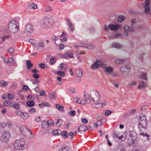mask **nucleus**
I'll use <instances>...</instances> for the list:
<instances>
[{"mask_svg": "<svg viewBox=\"0 0 151 151\" xmlns=\"http://www.w3.org/2000/svg\"><path fill=\"white\" fill-rule=\"evenodd\" d=\"M111 113V111L110 110H107L105 113V115L106 116H108Z\"/></svg>", "mask_w": 151, "mask_h": 151, "instance_id": "obj_58", "label": "nucleus"}, {"mask_svg": "<svg viewBox=\"0 0 151 151\" xmlns=\"http://www.w3.org/2000/svg\"><path fill=\"white\" fill-rule=\"evenodd\" d=\"M15 113L18 116H19L21 117L23 112L19 111H16Z\"/></svg>", "mask_w": 151, "mask_h": 151, "instance_id": "obj_46", "label": "nucleus"}, {"mask_svg": "<svg viewBox=\"0 0 151 151\" xmlns=\"http://www.w3.org/2000/svg\"><path fill=\"white\" fill-rule=\"evenodd\" d=\"M48 126H53L54 125V122L52 120H49L47 122Z\"/></svg>", "mask_w": 151, "mask_h": 151, "instance_id": "obj_31", "label": "nucleus"}, {"mask_svg": "<svg viewBox=\"0 0 151 151\" xmlns=\"http://www.w3.org/2000/svg\"><path fill=\"white\" fill-rule=\"evenodd\" d=\"M56 58H52L50 60V63L51 65L54 64L56 62Z\"/></svg>", "mask_w": 151, "mask_h": 151, "instance_id": "obj_42", "label": "nucleus"}, {"mask_svg": "<svg viewBox=\"0 0 151 151\" xmlns=\"http://www.w3.org/2000/svg\"><path fill=\"white\" fill-rule=\"evenodd\" d=\"M64 55L68 57L69 58H70L73 57V55L71 53H66L64 54Z\"/></svg>", "mask_w": 151, "mask_h": 151, "instance_id": "obj_39", "label": "nucleus"}, {"mask_svg": "<svg viewBox=\"0 0 151 151\" xmlns=\"http://www.w3.org/2000/svg\"><path fill=\"white\" fill-rule=\"evenodd\" d=\"M45 9H46V11L47 12H49L52 10V9L51 8L50 6H47L46 8Z\"/></svg>", "mask_w": 151, "mask_h": 151, "instance_id": "obj_62", "label": "nucleus"}, {"mask_svg": "<svg viewBox=\"0 0 151 151\" xmlns=\"http://www.w3.org/2000/svg\"><path fill=\"white\" fill-rule=\"evenodd\" d=\"M74 101L78 104H85V103L81 99L78 97H75L74 98Z\"/></svg>", "mask_w": 151, "mask_h": 151, "instance_id": "obj_16", "label": "nucleus"}, {"mask_svg": "<svg viewBox=\"0 0 151 151\" xmlns=\"http://www.w3.org/2000/svg\"><path fill=\"white\" fill-rule=\"evenodd\" d=\"M113 70V68L109 66L106 67L105 70V72L107 73H110L112 72Z\"/></svg>", "mask_w": 151, "mask_h": 151, "instance_id": "obj_29", "label": "nucleus"}, {"mask_svg": "<svg viewBox=\"0 0 151 151\" xmlns=\"http://www.w3.org/2000/svg\"><path fill=\"white\" fill-rule=\"evenodd\" d=\"M18 22L15 20H12L9 24V30L10 32L15 33L17 32L19 29Z\"/></svg>", "mask_w": 151, "mask_h": 151, "instance_id": "obj_1", "label": "nucleus"}, {"mask_svg": "<svg viewBox=\"0 0 151 151\" xmlns=\"http://www.w3.org/2000/svg\"><path fill=\"white\" fill-rule=\"evenodd\" d=\"M10 137V133L9 131H6L3 133L1 138V141L3 142H7Z\"/></svg>", "mask_w": 151, "mask_h": 151, "instance_id": "obj_7", "label": "nucleus"}, {"mask_svg": "<svg viewBox=\"0 0 151 151\" xmlns=\"http://www.w3.org/2000/svg\"><path fill=\"white\" fill-rule=\"evenodd\" d=\"M29 6L34 9H35L37 8V5L34 3H32Z\"/></svg>", "mask_w": 151, "mask_h": 151, "instance_id": "obj_47", "label": "nucleus"}, {"mask_svg": "<svg viewBox=\"0 0 151 151\" xmlns=\"http://www.w3.org/2000/svg\"><path fill=\"white\" fill-rule=\"evenodd\" d=\"M38 45L42 47H44L45 46V44L41 40L38 42Z\"/></svg>", "mask_w": 151, "mask_h": 151, "instance_id": "obj_37", "label": "nucleus"}, {"mask_svg": "<svg viewBox=\"0 0 151 151\" xmlns=\"http://www.w3.org/2000/svg\"><path fill=\"white\" fill-rule=\"evenodd\" d=\"M8 63H12L14 62V60L13 59V58H9V60H8Z\"/></svg>", "mask_w": 151, "mask_h": 151, "instance_id": "obj_60", "label": "nucleus"}, {"mask_svg": "<svg viewBox=\"0 0 151 151\" xmlns=\"http://www.w3.org/2000/svg\"><path fill=\"white\" fill-rule=\"evenodd\" d=\"M60 130H55L53 132V134L54 135H58L60 134Z\"/></svg>", "mask_w": 151, "mask_h": 151, "instance_id": "obj_40", "label": "nucleus"}, {"mask_svg": "<svg viewBox=\"0 0 151 151\" xmlns=\"http://www.w3.org/2000/svg\"><path fill=\"white\" fill-rule=\"evenodd\" d=\"M47 22L48 25H52L54 22L53 19L52 17H50L48 18L47 17Z\"/></svg>", "mask_w": 151, "mask_h": 151, "instance_id": "obj_22", "label": "nucleus"}, {"mask_svg": "<svg viewBox=\"0 0 151 151\" xmlns=\"http://www.w3.org/2000/svg\"><path fill=\"white\" fill-rule=\"evenodd\" d=\"M12 106L16 109H18L20 108L19 105L17 103L13 104Z\"/></svg>", "mask_w": 151, "mask_h": 151, "instance_id": "obj_41", "label": "nucleus"}, {"mask_svg": "<svg viewBox=\"0 0 151 151\" xmlns=\"http://www.w3.org/2000/svg\"><path fill=\"white\" fill-rule=\"evenodd\" d=\"M150 0H146L145 5V6H148L150 4Z\"/></svg>", "mask_w": 151, "mask_h": 151, "instance_id": "obj_59", "label": "nucleus"}, {"mask_svg": "<svg viewBox=\"0 0 151 151\" xmlns=\"http://www.w3.org/2000/svg\"><path fill=\"white\" fill-rule=\"evenodd\" d=\"M53 40L55 41V43L56 45H58V44L57 43V41H60V39L57 37L55 36H53L52 37Z\"/></svg>", "mask_w": 151, "mask_h": 151, "instance_id": "obj_35", "label": "nucleus"}, {"mask_svg": "<svg viewBox=\"0 0 151 151\" xmlns=\"http://www.w3.org/2000/svg\"><path fill=\"white\" fill-rule=\"evenodd\" d=\"M102 62L101 61H97L95 62L94 64L91 66V68L93 69H96L98 68V66L101 65Z\"/></svg>", "mask_w": 151, "mask_h": 151, "instance_id": "obj_15", "label": "nucleus"}, {"mask_svg": "<svg viewBox=\"0 0 151 151\" xmlns=\"http://www.w3.org/2000/svg\"><path fill=\"white\" fill-rule=\"evenodd\" d=\"M6 127H11L12 126V123L9 121L7 122L6 124Z\"/></svg>", "mask_w": 151, "mask_h": 151, "instance_id": "obj_51", "label": "nucleus"}, {"mask_svg": "<svg viewBox=\"0 0 151 151\" xmlns=\"http://www.w3.org/2000/svg\"><path fill=\"white\" fill-rule=\"evenodd\" d=\"M106 102L105 101L104 102H102L100 103H98L96 104H95L93 105V106L96 108H99L105 106L106 104Z\"/></svg>", "mask_w": 151, "mask_h": 151, "instance_id": "obj_11", "label": "nucleus"}, {"mask_svg": "<svg viewBox=\"0 0 151 151\" xmlns=\"http://www.w3.org/2000/svg\"><path fill=\"white\" fill-rule=\"evenodd\" d=\"M4 103L5 106L7 107H11L12 106V103L11 101H6L4 102Z\"/></svg>", "mask_w": 151, "mask_h": 151, "instance_id": "obj_27", "label": "nucleus"}, {"mask_svg": "<svg viewBox=\"0 0 151 151\" xmlns=\"http://www.w3.org/2000/svg\"><path fill=\"white\" fill-rule=\"evenodd\" d=\"M67 21L68 22L67 25L68 26L69 28L71 31H73L74 29V28L73 27L72 23L68 19H67Z\"/></svg>", "mask_w": 151, "mask_h": 151, "instance_id": "obj_17", "label": "nucleus"}, {"mask_svg": "<svg viewBox=\"0 0 151 151\" xmlns=\"http://www.w3.org/2000/svg\"><path fill=\"white\" fill-rule=\"evenodd\" d=\"M41 25L45 28H47L48 27V24L47 22V17H45L42 20L41 22Z\"/></svg>", "mask_w": 151, "mask_h": 151, "instance_id": "obj_10", "label": "nucleus"}, {"mask_svg": "<svg viewBox=\"0 0 151 151\" xmlns=\"http://www.w3.org/2000/svg\"><path fill=\"white\" fill-rule=\"evenodd\" d=\"M139 128L141 127L146 128L147 126V122L145 116L143 114H140L139 115V119L138 121Z\"/></svg>", "mask_w": 151, "mask_h": 151, "instance_id": "obj_3", "label": "nucleus"}, {"mask_svg": "<svg viewBox=\"0 0 151 151\" xmlns=\"http://www.w3.org/2000/svg\"><path fill=\"white\" fill-rule=\"evenodd\" d=\"M8 51L10 54H12L14 53V50L13 48L10 47L8 49Z\"/></svg>", "mask_w": 151, "mask_h": 151, "instance_id": "obj_43", "label": "nucleus"}, {"mask_svg": "<svg viewBox=\"0 0 151 151\" xmlns=\"http://www.w3.org/2000/svg\"><path fill=\"white\" fill-rule=\"evenodd\" d=\"M146 83L143 82H141L138 87V89H140L141 87L144 88L145 86Z\"/></svg>", "mask_w": 151, "mask_h": 151, "instance_id": "obj_38", "label": "nucleus"}, {"mask_svg": "<svg viewBox=\"0 0 151 151\" xmlns=\"http://www.w3.org/2000/svg\"><path fill=\"white\" fill-rule=\"evenodd\" d=\"M64 125L67 128H69L71 126V124L70 123H68L66 124H64Z\"/></svg>", "mask_w": 151, "mask_h": 151, "instance_id": "obj_64", "label": "nucleus"}, {"mask_svg": "<svg viewBox=\"0 0 151 151\" xmlns=\"http://www.w3.org/2000/svg\"><path fill=\"white\" fill-rule=\"evenodd\" d=\"M57 73L58 75L59 76H63L65 75V73L64 72L60 71H58L57 72Z\"/></svg>", "mask_w": 151, "mask_h": 151, "instance_id": "obj_48", "label": "nucleus"}, {"mask_svg": "<svg viewBox=\"0 0 151 151\" xmlns=\"http://www.w3.org/2000/svg\"><path fill=\"white\" fill-rule=\"evenodd\" d=\"M45 64L44 63L42 64V63H41L39 64V67L41 68H44L45 67Z\"/></svg>", "mask_w": 151, "mask_h": 151, "instance_id": "obj_61", "label": "nucleus"}, {"mask_svg": "<svg viewBox=\"0 0 151 151\" xmlns=\"http://www.w3.org/2000/svg\"><path fill=\"white\" fill-rule=\"evenodd\" d=\"M0 85L1 87H5L8 85V83L6 81L1 80L0 81Z\"/></svg>", "mask_w": 151, "mask_h": 151, "instance_id": "obj_26", "label": "nucleus"}, {"mask_svg": "<svg viewBox=\"0 0 151 151\" xmlns=\"http://www.w3.org/2000/svg\"><path fill=\"white\" fill-rule=\"evenodd\" d=\"M124 35L125 36L128 37L129 36V26L127 25H124Z\"/></svg>", "mask_w": 151, "mask_h": 151, "instance_id": "obj_13", "label": "nucleus"}, {"mask_svg": "<svg viewBox=\"0 0 151 151\" xmlns=\"http://www.w3.org/2000/svg\"><path fill=\"white\" fill-rule=\"evenodd\" d=\"M150 10V9L148 8V6H145V14L149 13Z\"/></svg>", "mask_w": 151, "mask_h": 151, "instance_id": "obj_54", "label": "nucleus"}, {"mask_svg": "<svg viewBox=\"0 0 151 151\" xmlns=\"http://www.w3.org/2000/svg\"><path fill=\"white\" fill-rule=\"evenodd\" d=\"M59 151H70L69 148L66 145H63L59 149Z\"/></svg>", "mask_w": 151, "mask_h": 151, "instance_id": "obj_19", "label": "nucleus"}, {"mask_svg": "<svg viewBox=\"0 0 151 151\" xmlns=\"http://www.w3.org/2000/svg\"><path fill=\"white\" fill-rule=\"evenodd\" d=\"M63 123L62 119H58L56 123V125L57 126L60 127L63 124Z\"/></svg>", "mask_w": 151, "mask_h": 151, "instance_id": "obj_34", "label": "nucleus"}, {"mask_svg": "<svg viewBox=\"0 0 151 151\" xmlns=\"http://www.w3.org/2000/svg\"><path fill=\"white\" fill-rule=\"evenodd\" d=\"M26 66L27 68L28 69L32 68L33 66V64L31 63L30 60H27L26 61Z\"/></svg>", "mask_w": 151, "mask_h": 151, "instance_id": "obj_18", "label": "nucleus"}, {"mask_svg": "<svg viewBox=\"0 0 151 151\" xmlns=\"http://www.w3.org/2000/svg\"><path fill=\"white\" fill-rule=\"evenodd\" d=\"M126 19V17L122 15H119L118 17V22H121Z\"/></svg>", "mask_w": 151, "mask_h": 151, "instance_id": "obj_24", "label": "nucleus"}, {"mask_svg": "<svg viewBox=\"0 0 151 151\" xmlns=\"http://www.w3.org/2000/svg\"><path fill=\"white\" fill-rule=\"evenodd\" d=\"M34 27L31 24H28L26 25L25 27V32L27 34H30L33 31Z\"/></svg>", "mask_w": 151, "mask_h": 151, "instance_id": "obj_9", "label": "nucleus"}, {"mask_svg": "<svg viewBox=\"0 0 151 151\" xmlns=\"http://www.w3.org/2000/svg\"><path fill=\"white\" fill-rule=\"evenodd\" d=\"M119 27V26L118 25L113 24L109 25L108 26V27L107 25H105L104 27V30L106 31H109V29L111 30L115 31L118 29Z\"/></svg>", "mask_w": 151, "mask_h": 151, "instance_id": "obj_8", "label": "nucleus"}, {"mask_svg": "<svg viewBox=\"0 0 151 151\" xmlns=\"http://www.w3.org/2000/svg\"><path fill=\"white\" fill-rule=\"evenodd\" d=\"M29 117V114L27 113L23 112L21 118L24 119H26Z\"/></svg>", "mask_w": 151, "mask_h": 151, "instance_id": "obj_21", "label": "nucleus"}, {"mask_svg": "<svg viewBox=\"0 0 151 151\" xmlns=\"http://www.w3.org/2000/svg\"><path fill=\"white\" fill-rule=\"evenodd\" d=\"M61 135L63 136L64 138H66L68 137V133L65 131H62L61 133Z\"/></svg>", "mask_w": 151, "mask_h": 151, "instance_id": "obj_25", "label": "nucleus"}, {"mask_svg": "<svg viewBox=\"0 0 151 151\" xmlns=\"http://www.w3.org/2000/svg\"><path fill=\"white\" fill-rule=\"evenodd\" d=\"M9 37L10 36L9 35L3 37L2 39H1V38H0V40H2L3 41H4L6 39L9 38Z\"/></svg>", "mask_w": 151, "mask_h": 151, "instance_id": "obj_45", "label": "nucleus"}, {"mask_svg": "<svg viewBox=\"0 0 151 151\" xmlns=\"http://www.w3.org/2000/svg\"><path fill=\"white\" fill-rule=\"evenodd\" d=\"M82 122L84 124H86L88 122V120L87 119L85 118H82L81 119Z\"/></svg>", "mask_w": 151, "mask_h": 151, "instance_id": "obj_52", "label": "nucleus"}, {"mask_svg": "<svg viewBox=\"0 0 151 151\" xmlns=\"http://www.w3.org/2000/svg\"><path fill=\"white\" fill-rule=\"evenodd\" d=\"M42 125L43 128H46L47 127V122L45 121H43L42 123Z\"/></svg>", "mask_w": 151, "mask_h": 151, "instance_id": "obj_36", "label": "nucleus"}, {"mask_svg": "<svg viewBox=\"0 0 151 151\" xmlns=\"http://www.w3.org/2000/svg\"><path fill=\"white\" fill-rule=\"evenodd\" d=\"M128 136L133 143H134L137 138V134L134 130H130L128 131Z\"/></svg>", "mask_w": 151, "mask_h": 151, "instance_id": "obj_6", "label": "nucleus"}, {"mask_svg": "<svg viewBox=\"0 0 151 151\" xmlns=\"http://www.w3.org/2000/svg\"><path fill=\"white\" fill-rule=\"evenodd\" d=\"M49 97L51 99H54V93H49Z\"/></svg>", "mask_w": 151, "mask_h": 151, "instance_id": "obj_55", "label": "nucleus"}, {"mask_svg": "<svg viewBox=\"0 0 151 151\" xmlns=\"http://www.w3.org/2000/svg\"><path fill=\"white\" fill-rule=\"evenodd\" d=\"M90 96L91 100L94 102H97L100 99L99 93L96 90H91L89 93Z\"/></svg>", "mask_w": 151, "mask_h": 151, "instance_id": "obj_5", "label": "nucleus"}, {"mask_svg": "<svg viewBox=\"0 0 151 151\" xmlns=\"http://www.w3.org/2000/svg\"><path fill=\"white\" fill-rule=\"evenodd\" d=\"M26 104L28 106L31 107L34 106V102L33 101H28L27 102Z\"/></svg>", "mask_w": 151, "mask_h": 151, "instance_id": "obj_32", "label": "nucleus"}, {"mask_svg": "<svg viewBox=\"0 0 151 151\" xmlns=\"http://www.w3.org/2000/svg\"><path fill=\"white\" fill-rule=\"evenodd\" d=\"M60 46V47L59 48V50H62L64 48V45L63 44H61L60 45H59Z\"/></svg>", "mask_w": 151, "mask_h": 151, "instance_id": "obj_63", "label": "nucleus"}, {"mask_svg": "<svg viewBox=\"0 0 151 151\" xmlns=\"http://www.w3.org/2000/svg\"><path fill=\"white\" fill-rule=\"evenodd\" d=\"M20 129L22 134L24 136L30 138L33 137L34 135L32 132L29 129H27L25 126L24 125L21 126Z\"/></svg>", "mask_w": 151, "mask_h": 151, "instance_id": "obj_2", "label": "nucleus"}, {"mask_svg": "<svg viewBox=\"0 0 151 151\" xmlns=\"http://www.w3.org/2000/svg\"><path fill=\"white\" fill-rule=\"evenodd\" d=\"M76 111L74 110H71L69 112L70 115L71 116H74L75 115Z\"/></svg>", "mask_w": 151, "mask_h": 151, "instance_id": "obj_49", "label": "nucleus"}, {"mask_svg": "<svg viewBox=\"0 0 151 151\" xmlns=\"http://www.w3.org/2000/svg\"><path fill=\"white\" fill-rule=\"evenodd\" d=\"M88 130L87 126L85 124L80 125L78 128V132H86Z\"/></svg>", "mask_w": 151, "mask_h": 151, "instance_id": "obj_14", "label": "nucleus"}, {"mask_svg": "<svg viewBox=\"0 0 151 151\" xmlns=\"http://www.w3.org/2000/svg\"><path fill=\"white\" fill-rule=\"evenodd\" d=\"M29 42L32 44L33 46L36 48H38V46L36 44H35V40L33 39H30L29 40Z\"/></svg>", "mask_w": 151, "mask_h": 151, "instance_id": "obj_30", "label": "nucleus"}, {"mask_svg": "<svg viewBox=\"0 0 151 151\" xmlns=\"http://www.w3.org/2000/svg\"><path fill=\"white\" fill-rule=\"evenodd\" d=\"M119 132H117L115 131L113 132V137H114L115 139H118L119 136Z\"/></svg>", "mask_w": 151, "mask_h": 151, "instance_id": "obj_20", "label": "nucleus"}, {"mask_svg": "<svg viewBox=\"0 0 151 151\" xmlns=\"http://www.w3.org/2000/svg\"><path fill=\"white\" fill-rule=\"evenodd\" d=\"M84 102L85 103H87L88 104H89L91 102V100L89 95H88L87 99H86L85 102Z\"/></svg>", "mask_w": 151, "mask_h": 151, "instance_id": "obj_53", "label": "nucleus"}, {"mask_svg": "<svg viewBox=\"0 0 151 151\" xmlns=\"http://www.w3.org/2000/svg\"><path fill=\"white\" fill-rule=\"evenodd\" d=\"M25 145L24 139L23 138L17 140L13 144L14 148L16 150H22Z\"/></svg>", "mask_w": 151, "mask_h": 151, "instance_id": "obj_4", "label": "nucleus"}, {"mask_svg": "<svg viewBox=\"0 0 151 151\" xmlns=\"http://www.w3.org/2000/svg\"><path fill=\"white\" fill-rule=\"evenodd\" d=\"M36 109L34 108H30L29 109V112L31 114H33L35 112Z\"/></svg>", "mask_w": 151, "mask_h": 151, "instance_id": "obj_44", "label": "nucleus"}, {"mask_svg": "<svg viewBox=\"0 0 151 151\" xmlns=\"http://www.w3.org/2000/svg\"><path fill=\"white\" fill-rule=\"evenodd\" d=\"M111 47L113 48H115L116 49H122L123 47L122 45L117 42H114L111 45Z\"/></svg>", "mask_w": 151, "mask_h": 151, "instance_id": "obj_12", "label": "nucleus"}, {"mask_svg": "<svg viewBox=\"0 0 151 151\" xmlns=\"http://www.w3.org/2000/svg\"><path fill=\"white\" fill-rule=\"evenodd\" d=\"M32 76L34 78L37 79H39L40 77V76L36 73L33 74Z\"/></svg>", "mask_w": 151, "mask_h": 151, "instance_id": "obj_56", "label": "nucleus"}, {"mask_svg": "<svg viewBox=\"0 0 151 151\" xmlns=\"http://www.w3.org/2000/svg\"><path fill=\"white\" fill-rule=\"evenodd\" d=\"M56 107L58 110L60 111H62L64 108V107L62 105H60L58 104H56Z\"/></svg>", "mask_w": 151, "mask_h": 151, "instance_id": "obj_33", "label": "nucleus"}, {"mask_svg": "<svg viewBox=\"0 0 151 151\" xmlns=\"http://www.w3.org/2000/svg\"><path fill=\"white\" fill-rule=\"evenodd\" d=\"M115 61L116 64H119L123 63L125 61V60L122 59H116L115 60Z\"/></svg>", "mask_w": 151, "mask_h": 151, "instance_id": "obj_28", "label": "nucleus"}, {"mask_svg": "<svg viewBox=\"0 0 151 151\" xmlns=\"http://www.w3.org/2000/svg\"><path fill=\"white\" fill-rule=\"evenodd\" d=\"M76 75L78 77H81L83 74L82 71L81 70H77L76 71Z\"/></svg>", "mask_w": 151, "mask_h": 151, "instance_id": "obj_23", "label": "nucleus"}, {"mask_svg": "<svg viewBox=\"0 0 151 151\" xmlns=\"http://www.w3.org/2000/svg\"><path fill=\"white\" fill-rule=\"evenodd\" d=\"M140 77L142 79H146V74L145 73H143L140 76Z\"/></svg>", "mask_w": 151, "mask_h": 151, "instance_id": "obj_57", "label": "nucleus"}, {"mask_svg": "<svg viewBox=\"0 0 151 151\" xmlns=\"http://www.w3.org/2000/svg\"><path fill=\"white\" fill-rule=\"evenodd\" d=\"M48 103H47L45 102H42L39 104V106L41 107H42L43 106H48Z\"/></svg>", "mask_w": 151, "mask_h": 151, "instance_id": "obj_50", "label": "nucleus"}]
</instances>
